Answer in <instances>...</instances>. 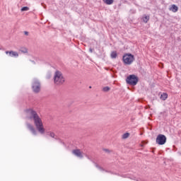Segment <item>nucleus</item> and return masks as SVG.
<instances>
[{
	"instance_id": "obj_1",
	"label": "nucleus",
	"mask_w": 181,
	"mask_h": 181,
	"mask_svg": "<svg viewBox=\"0 0 181 181\" xmlns=\"http://www.w3.org/2000/svg\"><path fill=\"white\" fill-rule=\"evenodd\" d=\"M26 118L28 119L33 120L34 122L36 129L40 132V134H45V127H43V122L37 112L33 109H28L25 110Z\"/></svg>"
},
{
	"instance_id": "obj_2",
	"label": "nucleus",
	"mask_w": 181,
	"mask_h": 181,
	"mask_svg": "<svg viewBox=\"0 0 181 181\" xmlns=\"http://www.w3.org/2000/svg\"><path fill=\"white\" fill-rule=\"evenodd\" d=\"M66 78L60 71H56L54 75V83L56 86H62L64 84Z\"/></svg>"
},
{
	"instance_id": "obj_3",
	"label": "nucleus",
	"mask_w": 181,
	"mask_h": 181,
	"mask_svg": "<svg viewBox=\"0 0 181 181\" xmlns=\"http://www.w3.org/2000/svg\"><path fill=\"white\" fill-rule=\"evenodd\" d=\"M122 59H123L124 64L129 65V64H132V63H134V60H135V57L132 54H125L123 56Z\"/></svg>"
},
{
	"instance_id": "obj_4",
	"label": "nucleus",
	"mask_w": 181,
	"mask_h": 181,
	"mask_svg": "<svg viewBox=\"0 0 181 181\" xmlns=\"http://www.w3.org/2000/svg\"><path fill=\"white\" fill-rule=\"evenodd\" d=\"M126 81L130 86H136L138 84V77L135 75H129L127 78Z\"/></svg>"
},
{
	"instance_id": "obj_5",
	"label": "nucleus",
	"mask_w": 181,
	"mask_h": 181,
	"mask_svg": "<svg viewBox=\"0 0 181 181\" xmlns=\"http://www.w3.org/2000/svg\"><path fill=\"white\" fill-rule=\"evenodd\" d=\"M32 88L34 93H39L40 91V82L39 80L34 78L32 83Z\"/></svg>"
},
{
	"instance_id": "obj_6",
	"label": "nucleus",
	"mask_w": 181,
	"mask_h": 181,
	"mask_svg": "<svg viewBox=\"0 0 181 181\" xmlns=\"http://www.w3.org/2000/svg\"><path fill=\"white\" fill-rule=\"evenodd\" d=\"M156 142L158 145H165V144H166V136L163 134H158L157 136Z\"/></svg>"
},
{
	"instance_id": "obj_7",
	"label": "nucleus",
	"mask_w": 181,
	"mask_h": 181,
	"mask_svg": "<svg viewBox=\"0 0 181 181\" xmlns=\"http://www.w3.org/2000/svg\"><path fill=\"white\" fill-rule=\"evenodd\" d=\"M26 127L29 131L33 134V135H37V132L36 129L33 127V125L30 124V123H26Z\"/></svg>"
},
{
	"instance_id": "obj_8",
	"label": "nucleus",
	"mask_w": 181,
	"mask_h": 181,
	"mask_svg": "<svg viewBox=\"0 0 181 181\" xmlns=\"http://www.w3.org/2000/svg\"><path fill=\"white\" fill-rule=\"evenodd\" d=\"M72 153L75 156H77V158H80V159H83V158L84 157L83 156V152H81V151H80V149H74V150H73L72 151Z\"/></svg>"
},
{
	"instance_id": "obj_9",
	"label": "nucleus",
	"mask_w": 181,
	"mask_h": 181,
	"mask_svg": "<svg viewBox=\"0 0 181 181\" xmlns=\"http://www.w3.org/2000/svg\"><path fill=\"white\" fill-rule=\"evenodd\" d=\"M10 57H19V54L15 51H10L9 52Z\"/></svg>"
},
{
	"instance_id": "obj_10",
	"label": "nucleus",
	"mask_w": 181,
	"mask_h": 181,
	"mask_svg": "<svg viewBox=\"0 0 181 181\" xmlns=\"http://www.w3.org/2000/svg\"><path fill=\"white\" fill-rule=\"evenodd\" d=\"M179 8L177 7V6L173 4L171 6V7L170 8V11H172V12H177Z\"/></svg>"
},
{
	"instance_id": "obj_11",
	"label": "nucleus",
	"mask_w": 181,
	"mask_h": 181,
	"mask_svg": "<svg viewBox=\"0 0 181 181\" xmlns=\"http://www.w3.org/2000/svg\"><path fill=\"white\" fill-rule=\"evenodd\" d=\"M103 1L106 5H112V4H114V0H103Z\"/></svg>"
},
{
	"instance_id": "obj_12",
	"label": "nucleus",
	"mask_w": 181,
	"mask_h": 181,
	"mask_svg": "<svg viewBox=\"0 0 181 181\" xmlns=\"http://www.w3.org/2000/svg\"><path fill=\"white\" fill-rule=\"evenodd\" d=\"M148 21H149L148 16H145L143 17V22H144V23H148Z\"/></svg>"
},
{
	"instance_id": "obj_13",
	"label": "nucleus",
	"mask_w": 181,
	"mask_h": 181,
	"mask_svg": "<svg viewBox=\"0 0 181 181\" xmlns=\"http://www.w3.org/2000/svg\"><path fill=\"white\" fill-rule=\"evenodd\" d=\"M110 57L112 59H117V52H112Z\"/></svg>"
},
{
	"instance_id": "obj_14",
	"label": "nucleus",
	"mask_w": 181,
	"mask_h": 181,
	"mask_svg": "<svg viewBox=\"0 0 181 181\" xmlns=\"http://www.w3.org/2000/svg\"><path fill=\"white\" fill-rule=\"evenodd\" d=\"M166 98H168V94H166V93H163V94L160 95V99H161V100H163V101H165V100H166Z\"/></svg>"
},
{
	"instance_id": "obj_15",
	"label": "nucleus",
	"mask_w": 181,
	"mask_h": 181,
	"mask_svg": "<svg viewBox=\"0 0 181 181\" xmlns=\"http://www.w3.org/2000/svg\"><path fill=\"white\" fill-rule=\"evenodd\" d=\"M20 52L21 53H28V49L26 47H21Z\"/></svg>"
},
{
	"instance_id": "obj_16",
	"label": "nucleus",
	"mask_w": 181,
	"mask_h": 181,
	"mask_svg": "<svg viewBox=\"0 0 181 181\" xmlns=\"http://www.w3.org/2000/svg\"><path fill=\"white\" fill-rule=\"evenodd\" d=\"M129 136V133H125L122 135L123 139H127Z\"/></svg>"
},
{
	"instance_id": "obj_17",
	"label": "nucleus",
	"mask_w": 181,
	"mask_h": 181,
	"mask_svg": "<svg viewBox=\"0 0 181 181\" xmlns=\"http://www.w3.org/2000/svg\"><path fill=\"white\" fill-rule=\"evenodd\" d=\"M27 11H29V7H28V6H25L21 8V12H25Z\"/></svg>"
},
{
	"instance_id": "obj_18",
	"label": "nucleus",
	"mask_w": 181,
	"mask_h": 181,
	"mask_svg": "<svg viewBox=\"0 0 181 181\" xmlns=\"http://www.w3.org/2000/svg\"><path fill=\"white\" fill-rule=\"evenodd\" d=\"M49 136H51V138H54L55 139H57V138H56V134H54V132H50L49 133Z\"/></svg>"
},
{
	"instance_id": "obj_19",
	"label": "nucleus",
	"mask_w": 181,
	"mask_h": 181,
	"mask_svg": "<svg viewBox=\"0 0 181 181\" xmlns=\"http://www.w3.org/2000/svg\"><path fill=\"white\" fill-rule=\"evenodd\" d=\"M110 88L108 86H105L103 88V91H105V92L110 91Z\"/></svg>"
},
{
	"instance_id": "obj_20",
	"label": "nucleus",
	"mask_w": 181,
	"mask_h": 181,
	"mask_svg": "<svg viewBox=\"0 0 181 181\" xmlns=\"http://www.w3.org/2000/svg\"><path fill=\"white\" fill-rule=\"evenodd\" d=\"M46 77L48 79L52 77V74L50 72H48Z\"/></svg>"
},
{
	"instance_id": "obj_21",
	"label": "nucleus",
	"mask_w": 181,
	"mask_h": 181,
	"mask_svg": "<svg viewBox=\"0 0 181 181\" xmlns=\"http://www.w3.org/2000/svg\"><path fill=\"white\" fill-rule=\"evenodd\" d=\"M103 151L107 153H110V151L107 148H104Z\"/></svg>"
},
{
	"instance_id": "obj_22",
	"label": "nucleus",
	"mask_w": 181,
	"mask_h": 181,
	"mask_svg": "<svg viewBox=\"0 0 181 181\" xmlns=\"http://www.w3.org/2000/svg\"><path fill=\"white\" fill-rule=\"evenodd\" d=\"M24 35H25V36H28L29 35V32L25 31L24 32Z\"/></svg>"
},
{
	"instance_id": "obj_23",
	"label": "nucleus",
	"mask_w": 181,
	"mask_h": 181,
	"mask_svg": "<svg viewBox=\"0 0 181 181\" xmlns=\"http://www.w3.org/2000/svg\"><path fill=\"white\" fill-rule=\"evenodd\" d=\"M9 53H11V51H6V54H8L9 56Z\"/></svg>"
}]
</instances>
